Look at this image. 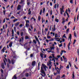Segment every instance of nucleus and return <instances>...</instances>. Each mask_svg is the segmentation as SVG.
<instances>
[{
  "mask_svg": "<svg viewBox=\"0 0 79 79\" xmlns=\"http://www.w3.org/2000/svg\"><path fill=\"white\" fill-rule=\"evenodd\" d=\"M71 44L70 43V42L69 43L68 45V48H69V46H70Z\"/></svg>",
  "mask_w": 79,
  "mask_h": 79,
  "instance_id": "nucleus-28",
  "label": "nucleus"
},
{
  "mask_svg": "<svg viewBox=\"0 0 79 79\" xmlns=\"http://www.w3.org/2000/svg\"><path fill=\"white\" fill-rule=\"evenodd\" d=\"M56 21L57 22V23H58V22H59V20L58 19H56Z\"/></svg>",
  "mask_w": 79,
  "mask_h": 79,
  "instance_id": "nucleus-46",
  "label": "nucleus"
},
{
  "mask_svg": "<svg viewBox=\"0 0 79 79\" xmlns=\"http://www.w3.org/2000/svg\"><path fill=\"white\" fill-rule=\"evenodd\" d=\"M41 67H42L43 68L45 71H47V68H48V67H47V66H46L44 64H42V66H41Z\"/></svg>",
  "mask_w": 79,
  "mask_h": 79,
  "instance_id": "nucleus-6",
  "label": "nucleus"
},
{
  "mask_svg": "<svg viewBox=\"0 0 79 79\" xmlns=\"http://www.w3.org/2000/svg\"><path fill=\"white\" fill-rule=\"evenodd\" d=\"M43 13H44L45 11V8H43Z\"/></svg>",
  "mask_w": 79,
  "mask_h": 79,
  "instance_id": "nucleus-29",
  "label": "nucleus"
},
{
  "mask_svg": "<svg viewBox=\"0 0 79 79\" xmlns=\"http://www.w3.org/2000/svg\"><path fill=\"white\" fill-rule=\"evenodd\" d=\"M25 53L26 56H27V51H25Z\"/></svg>",
  "mask_w": 79,
  "mask_h": 79,
  "instance_id": "nucleus-37",
  "label": "nucleus"
},
{
  "mask_svg": "<svg viewBox=\"0 0 79 79\" xmlns=\"http://www.w3.org/2000/svg\"><path fill=\"white\" fill-rule=\"evenodd\" d=\"M57 35H58L57 34V33L55 34V38L57 37Z\"/></svg>",
  "mask_w": 79,
  "mask_h": 79,
  "instance_id": "nucleus-63",
  "label": "nucleus"
},
{
  "mask_svg": "<svg viewBox=\"0 0 79 79\" xmlns=\"http://www.w3.org/2000/svg\"><path fill=\"white\" fill-rule=\"evenodd\" d=\"M35 37L36 40L37 41V42H39V40H38V38L37 37V36H35Z\"/></svg>",
  "mask_w": 79,
  "mask_h": 79,
  "instance_id": "nucleus-19",
  "label": "nucleus"
},
{
  "mask_svg": "<svg viewBox=\"0 0 79 79\" xmlns=\"http://www.w3.org/2000/svg\"><path fill=\"white\" fill-rule=\"evenodd\" d=\"M65 75H63L61 77V78H63V77H65Z\"/></svg>",
  "mask_w": 79,
  "mask_h": 79,
  "instance_id": "nucleus-51",
  "label": "nucleus"
},
{
  "mask_svg": "<svg viewBox=\"0 0 79 79\" xmlns=\"http://www.w3.org/2000/svg\"><path fill=\"white\" fill-rule=\"evenodd\" d=\"M23 26V24H20L19 25V27H22Z\"/></svg>",
  "mask_w": 79,
  "mask_h": 79,
  "instance_id": "nucleus-44",
  "label": "nucleus"
},
{
  "mask_svg": "<svg viewBox=\"0 0 79 79\" xmlns=\"http://www.w3.org/2000/svg\"><path fill=\"white\" fill-rule=\"evenodd\" d=\"M23 32H21L20 33V35H21V37H23Z\"/></svg>",
  "mask_w": 79,
  "mask_h": 79,
  "instance_id": "nucleus-26",
  "label": "nucleus"
},
{
  "mask_svg": "<svg viewBox=\"0 0 79 79\" xmlns=\"http://www.w3.org/2000/svg\"><path fill=\"white\" fill-rule=\"evenodd\" d=\"M18 19H14V20H13V21H14V23H15V21H18Z\"/></svg>",
  "mask_w": 79,
  "mask_h": 79,
  "instance_id": "nucleus-49",
  "label": "nucleus"
},
{
  "mask_svg": "<svg viewBox=\"0 0 79 79\" xmlns=\"http://www.w3.org/2000/svg\"><path fill=\"white\" fill-rule=\"evenodd\" d=\"M13 45V41L10 42V44H9V46L10 47H11Z\"/></svg>",
  "mask_w": 79,
  "mask_h": 79,
  "instance_id": "nucleus-14",
  "label": "nucleus"
},
{
  "mask_svg": "<svg viewBox=\"0 0 79 79\" xmlns=\"http://www.w3.org/2000/svg\"><path fill=\"white\" fill-rule=\"evenodd\" d=\"M21 0L20 3H23V2H24V0Z\"/></svg>",
  "mask_w": 79,
  "mask_h": 79,
  "instance_id": "nucleus-32",
  "label": "nucleus"
},
{
  "mask_svg": "<svg viewBox=\"0 0 79 79\" xmlns=\"http://www.w3.org/2000/svg\"><path fill=\"white\" fill-rule=\"evenodd\" d=\"M40 56L41 58H42V60H43L44 58H47V55L44 54L40 53Z\"/></svg>",
  "mask_w": 79,
  "mask_h": 79,
  "instance_id": "nucleus-3",
  "label": "nucleus"
},
{
  "mask_svg": "<svg viewBox=\"0 0 79 79\" xmlns=\"http://www.w3.org/2000/svg\"><path fill=\"white\" fill-rule=\"evenodd\" d=\"M10 14L9 15V17H10V16H11V15L12 14V13H10Z\"/></svg>",
  "mask_w": 79,
  "mask_h": 79,
  "instance_id": "nucleus-52",
  "label": "nucleus"
},
{
  "mask_svg": "<svg viewBox=\"0 0 79 79\" xmlns=\"http://www.w3.org/2000/svg\"><path fill=\"white\" fill-rule=\"evenodd\" d=\"M74 37H76V32L75 31L74 32Z\"/></svg>",
  "mask_w": 79,
  "mask_h": 79,
  "instance_id": "nucleus-31",
  "label": "nucleus"
},
{
  "mask_svg": "<svg viewBox=\"0 0 79 79\" xmlns=\"http://www.w3.org/2000/svg\"><path fill=\"white\" fill-rule=\"evenodd\" d=\"M41 73L42 74L40 73V75H41V76L43 77H45V76H46V74H45V71H44V70L43 69V68L42 67H41Z\"/></svg>",
  "mask_w": 79,
  "mask_h": 79,
  "instance_id": "nucleus-1",
  "label": "nucleus"
},
{
  "mask_svg": "<svg viewBox=\"0 0 79 79\" xmlns=\"http://www.w3.org/2000/svg\"><path fill=\"white\" fill-rule=\"evenodd\" d=\"M55 69L56 70L57 72L54 73V76H56V74H60V69L58 68V67H57V68H56Z\"/></svg>",
  "mask_w": 79,
  "mask_h": 79,
  "instance_id": "nucleus-2",
  "label": "nucleus"
},
{
  "mask_svg": "<svg viewBox=\"0 0 79 79\" xmlns=\"http://www.w3.org/2000/svg\"><path fill=\"white\" fill-rule=\"evenodd\" d=\"M31 11V8H30L29 10H28V15H30L31 14V12L32 11Z\"/></svg>",
  "mask_w": 79,
  "mask_h": 79,
  "instance_id": "nucleus-12",
  "label": "nucleus"
},
{
  "mask_svg": "<svg viewBox=\"0 0 79 79\" xmlns=\"http://www.w3.org/2000/svg\"><path fill=\"white\" fill-rule=\"evenodd\" d=\"M33 55H34V53L31 54V55H30V57L31 58H32V57H33Z\"/></svg>",
  "mask_w": 79,
  "mask_h": 79,
  "instance_id": "nucleus-34",
  "label": "nucleus"
},
{
  "mask_svg": "<svg viewBox=\"0 0 79 79\" xmlns=\"http://www.w3.org/2000/svg\"><path fill=\"white\" fill-rule=\"evenodd\" d=\"M12 34H14V30H12Z\"/></svg>",
  "mask_w": 79,
  "mask_h": 79,
  "instance_id": "nucleus-62",
  "label": "nucleus"
},
{
  "mask_svg": "<svg viewBox=\"0 0 79 79\" xmlns=\"http://www.w3.org/2000/svg\"><path fill=\"white\" fill-rule=\"evenodd\" d=\"M60 12L61 15H63V10H60Z\"/></svg>",
  "mask_w": 79,
  "mask_h": 79,
  "instance_id": "nucleus-61",
  "label": "nucleus"
},
{
  "mask_svg": "<svg viewBox=\"0 0 79 79\" xmlns=\"http://www.w3.org/2000/svg\"><path fill=\"white\" fill-rule=\"evenodd\" d=\"M66 68H67L68 69H69V65H67L66 67Z\"/></svg>",
  "mask_w": 79,
  "mask_h": 79,
  "instance_id": "nucleus-59",
  "label": "nucleus"
},
{
  "mask_svg": "<svg viewBox=\"0 0 79 79\" xmlns=\"http://www.w3.org/2000/svg\"><path fill=\"white\" fill-rule=\"evenodd\" d=\"M3 13L4 14V15H5V13H6V10H4L3 11Z\"/></svg>",
  "mask_w": 79,
  "mask_h": 79,
  "instance_id": "nucleus-36",
  "label": "nucleus"
},
{
  "mask_svg": "<svg viewBox=\"0 0 79 79\" xmlns=\"http://www.w3.org/2000/svg\"><path fill=\"white\" fill-rule=\"evenodd\" d=\"M72 78L73 79H74V77H75V76H74V72H73V73L72 74Z\"/></svg>",
  "mask_w": 79,
  "mask_h": 79,
  "instance_id": "nucleus-17",
  "label": "nucleus"
},
{
  "mask_svg": "<svg viewBox=\"0 0 79 79\" xmlns=\"http://www.w3.org/2000/svg\"><path fill=\"white\" fill-rule=\"evenodd\" d=\"M67 10H68L67 9L66 10V14H67V16H68V18H69V14H68V12H67Z\"/></svg>",
  "mask_w": 79,
  "mask_h": 79,
  "instance_id": "nucleus-22",
  "label": "nucleus"
},
{
  "mask_svg": "<svg viewBox=\"0 0 79 79\" xmlns=\"http://www.w3.org/2000/svg\"><path fill=\"white\" fill-rule=\"evenodd\" d=\"M1 72L2 74H3L4 73L3 72V70L2 69H1Z\"/></svg>",
  "mask_w": 79,
  "mask_h": 79,
  "instance_id": "nucleus-30",
  "label": "nucleus"
},
{
  "mask_svg": "<svg viewBox=\"0 0 79 79\" xmlns=\"http://www.w3.org/2000/svg\"><path fill=\"white\" fill-rule=\"evenodd\" d=\"M12 18H14V19H15V18L13 16V15H12V17H11L10 19H12Z\"/></svg>",
  "mask_w": 79,
  "mask_h": 79,
  "instance_id": "nucleus-56",
  "label": "nucleus"
},
{
  "mask_svg": "<svg viewBox=\"0 0 79 79\" xmlns=\"http://www.w3.org/2000/svg\"><path fill=\"white\" fill-rule=\"evenodd\" d=\"M17 35H18L19 36V31H18L17 32Z\"/></svg>",
  "mask_w": 79,
  "mask_h": 79,
  "instance_id": "nucleus-43",
  "label": "nucleus"
},
{
  "mask_svg": "<svg viewBox=\"0 0 79 79\" xmlns=\"http://www.w3.org/2000/svg\"><path fill=\"white\" fill-rule=\"evenodd\" d=\"M32 31L31 30V28H29V30H28V31H29L30 34H31V32H30V31Z\"/></svg>",
  "mask_w": 79,
  "mask_h": 79,
  "instance_id": "nucleus-47",
  "label": "nucleus"
},
{
  "mask_svg": "<svg viewBox=\"0 0 79 79\" xmlns=\"http://www.w3.org/2000/svg\"><path fill=\"white\" fill-rule=\"evenodd\" d=\"M32 19H34V21H35L36 20V19H35L33 17L31 18V19H30V20H32Z\"/></svg>",
  "mask_w": 79,
  "mask_h": 79,
  "instance_id": "nucleus-21",
  "label": "nucleus"
},
{
  "mask_svg": "<svg viewBox=\"0 0 79 79\" xmlns=\"http://www.w3.org/2000/svg\"><path fill=\"white\" fill-rule=\"evenodd\" d=\"M19 22H17L16 23H15L14 24L15 26V27H17V26H18L19 25Z\"/></svg>",
  "mask_w": 79,
  "mask_h": 79,
  "instance_id": "nucleus-9",
  "label": "nucleus"
},
{
  "mask_svg": "<svg viewBox=\"0 0 79 79\" xmlns=\"http://www.w3.org/2000/svg\"><path fill=\"white\" fill-rule=\"evenodd\" d=\"M11 61L12 64H14V63H15V61H16V60H15V59H14V58H13L11 60Z\"/></svg>",
  "mask_w": 79,
  "mask_h": 79,
  "instance_id": "nucleus-8",
  "label": "nucleus"
},
{
  "mask_svg": "<svg viewBox=\"0 0 79 79\" xmlns=\"http://www.w3.org/2000/svg\"><path fill=\"white\" fill-rule=\"evenodd\" d=\"M71 37H72V35H71V34H70L69 36V39H70V41L71 40Z\"/></svg>",
  "mask_w": 79,
  "mask_h": 79,
  "instance_id": "nucleus-18",
  "label": "nucleus"
},
{
  "mask_svg": "<svg viewBox=\"0 0 79 79\" xmlns=\"http://www.w3.org/2000/svg\"><path fill=\"white\" fill-rule=\"evenodd\" d=\"M27 5L28 6H29L30 4H31V3L29 2H27Z\"/></svg>",
  "mask_w": 79,
  "mask_h": 79,
  "instance_id": "nucleus-38",
  "label": "nucleus"
},
{
  "mask_svg": "<svg viewBox=\"0 0 79 79\" xmlns=\"http://www.w3.org/2000/svg\"><path fill=\"white\" fill-rule=\"evenodd\" d=\"M25 26L26 27H28L29 26V24L28 23H26Z\"/></svg>",
  "mask_w": 79,
  "mask_h": 79,
  "instance_id": "nucleus-20",
  "label": "nucleus"
},
{
  "mask_svg": "<svg viewBox=\"0 0 79 79\" xmlns=\"http://www.w3.org/2000/svg\"><path fill=\"white\" fill-rule=\"evenodd\" d=\"M25 39H29V37H28V36H26Z\"/></svg>",
  "mask_w": 79,
  "mask_h": 79,
  "instance_id": "nucleus-42",
  "label": "nucleus"
},
{
  "mask_svg": "<svg viewBox=\"0 0 79 79\" xmlns=\"http://www.w3.org/2000/svg\"><path fill=\"white\" fill-rule=\"evenodd\" d=\"M1 51L2 53H4V52H5V50L4 49H2L1 50Z\"/></svg>",
  "mask_w": 79,
  "mask_h": 79,
  "instance_id": "nucleus-39",
  "label": "nucleus"
},
{
  "mask_svg": "<svg viewBox=\"0 0 79 79\" xmlns=\"http://www.w3.org/2000/svg\"><path fill=\"white\" fill-rule=\"evenodd\" d=\"M47 64V65L49 67V69H51V68H52V64H53V63H52V62H51L50 61H49Z\"/></svg>",
  "mask_w": 79,
  "mask_h": 79,
  "instance_id": "nucleus-4",
  "label": "nucleus"
},
{
  "mask_svg": "<svg viewBox=\"0 0 79 79\" xmlns=\"http://www.w3.org/2000/svg\"><path fill=\"white\" fill-rule=\"evenodd\" d=\"M76 40H74V42L73 43V45L75 44V43H76Z\"/></svg>",
  "mask_w": 79,
  "mask_h": 79,
  "instance_id": "nucleus-55",
  "label": "nucleus"
},
{
  "mask_svg": "<svg viewBox=\"0 0 79 79\" xmlns=\"http://www.w3.org/2000/svg\"><path fill=\"white\" fill-rule=\"evenodd\" d=\"M47 38L48 39H50V38H51V36H50L49 35L47 36Z\"/></svg>",
  "mask_w": 79,
  "mask_h": 79,
  "instance_id": "nucleus-50",
  "label": "nucleus"
},
{
  "mask_svg": "<svg viewBox=\"0 0 79 79\" xmlns=\"http://www.w3.org/2000/svg\"><path fill=\"white\" fill-rule=\"evenodd\" d=\"M36 64V62H35V61H33L32 62L31 65L33 66L34 67L35 66Z\"/></svg>",
  "mask_w": 79,
  "mask_h": 79,
  "instance_id": "nucleus-7",
  "label": "nucleus"
},
{
  "mask_svg": "<svg viewBox=\"0 0 79 79\" xmlns=\"http://www.w3.org/2000/svg\"><path fill=\"white\" fill-rule=\"evenodd\" d=\"M56 79H60V75L57 76Z\"/></svg>",
  "mask_w": 79,
  "mask_h": 79,
  "instance_id": "nucleus-25",
  "label": "nucleus"
},
{
  "mask_svg": "<svg viewBox=\"0 0 79 79\" xmlns=\"http://www.w3.org/2000/svg\"><path fill=\"white\" fill-rule=\"evenodd\" d=\"M40 16H39L38 17V21H40Z\"/></svg>",
  "mask_w": 79,
  "mask_h": 79,
  "instance_id": "nucleus-48",
  "label": "nucleus"
},
{
  "mask_svg": "<svg viewBox=\"0 0 79 79\" xmlns=\"http://www.w3.org/2000/svg\"><path fill=\"white\" fill-rule=\"evenodd\" d=\"M64 59L65 60V62H66H66H67V59L66 58H65Z\"/></svg>",
  "mask_w": 79,
  "mask_h": 79,
  "instance_id": "nucleus-41",
  "label": "nucleus"
},
{
  "mask_svg": "<svg viewBox=\"0 0 79 79\" xmlns=\"http://www.w3.org/2000/svg\"><path fill=\"white\" fill-rule=\"evenodd\" d=\"M77 53L78 54V55L79 56V49H77Z\"/></svg>",
  "mask_w": 79,
  "mask_h": 79,
  "instance_id": "nucleus-53",
  "label": "nucleus"
},
{
  "mask_svg": "<svg viewBox=\"0 0 79 79\" xmlns=\"http://www.w3.org/2000/svg\"><path fill=\"white\" fill-rule=\"evenodd\" d=\"M60 10H61L62 11L63 13H64V6H63L62 7V8H60Z\"/></svg>",
  "mask_w": 79,
  "mask_h": 79,
  "instance_id": "nucleus-11",
  "label": "nucleus"
},
{
  "mask_svg": "<svg viewBox=\"0 0 79 79\" xmlns=\"http://www.w3.org/2000/svg\"><path fill=\"white\" fill-rule=\"evenodd\" d=\"M1 66L2 69H5V65H4V63H2L1 64Z\"/></svg>",
  "mask_w": 79,
  "mask_h": 79,
  "instance_id": "nucleus-10",
  "label": "nucleus"
},
{
  "mask_svg": "<svg viewBox=\"0 0 79 79\" xmlns=\"http://www.w3.org/2000/svg\"><path fill=\"white\" fill-rule=\"evenodd\" d=\"M26 22V24H28V23H29V20H25Z\"/></svg>",
  "mask_w": 79,
  "mask_h": 79,
  "instance_id": "nucleus-23",
  "label": "nucleus"
},
{
  "mask_svg": "<svg viewBox=\"0 0 79 79\" xmlns=\"http://www.w3.org/2000/svg\"><path fill=\"white\" fill-rule=\"evenodd\" d=\"M42 10L41 9L40 13V15H42Z\"/></svg>",
  "mask_w": 79,
  "mask_h": 79,
  "instance_id": "nucleus-33",
  "label": "nucleus"
},
{
  "mask_svg": "<svg viewBox=\"0 0 79 79\" xmlns=\"http://www.w3.org/2000/svg\"><path fill=\"white\" fill-rule=\"evenodd\" d=\"M21 9V5H19L18 6L17 8V10H19Z\"/></svg>",
  "mask_w": 79,
  "mask_h": 79,
  "instance_id": "nucleus-15",
  "label": "nucleus"
},
{
  "mask_svg": "<svg viewBox=\"0 0 79 79\" xmlns=\"http://www.w3.org/2000/svg\"><path fill=\"white\" fill-rule=\"evenodd\" d=\"M26 77H28V76H29V74L26 73Z\"/></svg>",
  "mask_w": 79,
  "mask_h": 79,
  "instance_id": "nucleus-58",
  "label": "nucleus"
},
{
  "mask_svg": "<svg viewBox=\"0 0 79 79\" xmlns=\"http://www.w3.org/2000/svg\"><path fill=\"white\" fill-rule=\"evenodd\" d=\"M6 47H4L2 49H4V50H6Z\"/></svg>",
  "mask_w": 79,
  "mask_h": 79,
  "instance_id": "nucleus-64",
  "label": "nucleus"
},
{
  "mask_svg": "<svg viewBox=\"0 0 79 79\" xmlns=\"http://www.w3.org/2000/svg\"><path fill=\"white\" fill-rule=\"evenodd\" d=\"M13 55H14L13 56L14 58V59H16V57H17V56L16 55L15 53L14 52H13Z\"/></svg>",
  "mask_w": 79,
  "mask_h": 79,
  "instance_id": "nucleus-13",
  "label": "nucleus"
},
{
  "mask_svg": "<svg viewBox=\"0 0 79 79\" xmlns=\"http://www.w3.org/2000/svg\"><path fill=\"white\" fill-rule=\"evenodd\" d=\"M65 35H66V34H64L63 36V37H64V38H66V36H65Z\"/></svg>",
  "mask_w": 79,
  "mask_h": 79,
  "instance_id": "nucleus-45",
  "label": "nucleus"
},
{
  "mask_svg": "<svg viewBox=\"0 0 79 79\" xmlns=\"http://www.w3.org/2000/svg\"><path fill=\"white\" fill-rule=\"evenodd\" d=\"M56 6H57V4H55L54 5V8L55 9H56Z\"/></svg>",
  "mask_w": 79,
  "mask_h": 79,
  "instance_id": "nucleus-35",
  "label": "nucleus"
},
{
  "mask_svg": "<svg viewBox=\"0 0 79 79\" xmlns=\"http://www.w3.org/2000/svg\"><path fill=\"white\" fill-rule=\"evenodd\" d=\"M8 62L9 64H11V60L9 59H8Z\"/></svg>",
  "mask_w": 79,
  "mask_h": 79,
  "instance_id": "nucleus-24",
  "label": "nucleus"
},
{
  "mask_svg": "<svg viewBox=\"0 0 79 79\" xmlns=\"http://www.w3.org/2000/svg\"><path fill=\"white\" fill-rule=\"evenodd\" d=\"M50 50L48 51V53H50V52H51L52 53H54V52L52 50H54V49H55V47L51 46L50 48Z\"/></svg>",
  "mask_w": 79,
  "mask_h": 79,
  "instance_id": "nucleus-5",
  "label": "nucleus"
},
{
  "mask_svg": "<svg viewBox=\"0 0 79 79\" xmlns=\"http://www.w3.org/2000/svg\"><path fill=\"white\" fill-rule=\"evenodd\" d=\"M14 29L15 31L16 32V27H14Z\"/></svg>",
  "mask_w": 79,
  "mask_h": 79,
  "instance_id": "nucleus-60",
  "label": "nucleus"
},
{
  "mask_svg": "<svg viewBox=\"0 0 79 79\" xmlns=\"http://www.w3.org/2000/svg\"><path fill=\"white\" fill-rule=\"evenodd\" d=\"M33 42L34 43V44H36L37 42H36L35 40H33Z\"/></svg>",
  "mask_w": 79,
  "mask_h": 79,
  "instance_id": "nucleus-40",
  "label": "nucleus"
},
{
  "mask_svg": "<svg viewBox=\"0 0 79 79\" xmlns=\"http://www.w3.org/2000/svg\"><path fill=\"white\" fill-rule=\"evenodd\" d=\"M70 2L71 4H73V0H70Z\"/></svg>",
  "mask_w": 79,
  "mask_h": 79,
  "instance_id": "nucleus-27",
  "label": "nucleus"
},
{
  "mask_svg": "<svg viewBox=\"0 0 79 79\" xmlns=\"http://www.w3.org/2000/svg\"><path fill=\"white\" fill-rule=\"evenodd\" d=\"M65 20H63L62 22V24H64V23H65Z\"/></svg>",
  "mask_w": 79,
  "mask_h": 79,
  "instance_id": "nucleus-57",
  "label": "nucleus"
},
{
  "mask_svg": "<svg viewBox=\"0 0 79 79\" xmlns=\"http://www.w3.org/2000/svg\"><path fill=\"white\" fill-rule=\"evenodd\" d=\"M54 40V39L53 38L51 40H49V41H53Z\"/></svg>",
  "mask_w": 79,
  "mask_h": 79,
  "instance_id": "nucleus-54",
  "label": "nucleus"
},
{
  "mask_svg": "<svg viewBox=\"0 0 79 79\" xmlns=\"http://www.w3.org/2000/svg\"><path fill=\"white\" fill-rule=\"evenodd\" d=\"M12 79H17V77H16V75L15 74L14 75Z\"/></svg>",
  "mask_w": 79,
  "mask_h": 79,
  "instance_id": "nucleus-16",
  "label": "nucleus"
}]
</instances>
